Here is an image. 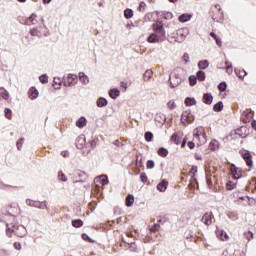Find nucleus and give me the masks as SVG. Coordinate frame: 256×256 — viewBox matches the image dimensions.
<instances>
[{
    "instance_id": "nucleus-1",
    "label": "nucleus",
    "mask_w": 256,
    "mask_h": 256,
    "mask_svg": "<svg viewBox=\"0 0 256 256\" xmlns=\"http://www.w3.org/2000/svg\"><path fill=\"white\" fill-rule=\"evenodd\" d=\"M193 141L198 147H201V145H205V143H207V134L205 133V128L203 126H199L194 129Z\"/></svg>"
},
{
    "instance_id": "nucleus-2",
    "label": "nucleus",
    "mask_w": 256,
    "mask_h": 256,
    "mask_svg": "<svg viewBox=\"0 0 256 256\" xmlns=\"http://www.w3.org/2000/svg\"><path fill=\"white\" fill-rule=\"evenodd\" d=\"M153 30L155 31L156 37H158V40L160 43H163L165 39H167V34L165 32V28L163 27V21H156V23L153 24Z\"/></svg>"
},
{
    "instance_id": "nucleus-3",
    "label": "nucleus",
    "mask_w": 256,
    "mask_h": 256,
    "mask_svg": "<svg viewBox=\"0 0 256 256\" xmlns=\"http://www.w3.org/2000/svg\"><path fill=\"white\" fill-rule=\"evenodd\" d=\"M12 233H15L17 237H25L27 235V228H25V226L23 225H14L12 226V228L7 225L6 235H8V237H11Z\"/></svg>"
},
{
    "instance_id": "nucleus-4",
    "label": "nucleus",
    "mask_w": 256,
    "mask_h": 256,
    "mask_svg": "<svg viewBox=\"0 0 256 256\" xmlns=\"http://www.w3.org/2000/svg\"><path fill=\"white\" fill-rule=\"evenodd\" d=\"M49 33V30L45 26H39L30 30L32 37H45Z\"/></svg>"
},
{
    "instance_id": "nucleus-5",
    "label": "nucleus",
    "mask_w": 256,
    "mask_h": 256,
    "mask_svg": "<svg viewBox=\"0 0 256 256\" xmlns=\"http://www.w3.org/2000/svg\"><path fill=\"white\" fill-rule=\"evenodd\" d=\"M187 35H189V29L181 28L176 31L174 39L177 43H183V41H185V39H187Z\"/></svg>"
},
{
    "instance_id": "nucleus-6",
    "label": "nucleus",
    "mask_w": 256,
    "mask_h": 256,
    "mask_svg": "<svg viewBox=\"0 0 256 256\" xmlns=\"http://www.w3.org/2000/svg\"><path fill=\"white\" fill-rule=\"evenodd\" d=\"M77 75L75 74H68L63 82L64 87H75L77 85Z\"/></svg>"
},
{
    "instance_id": "nucleus-7",
    "label": "nucleus",
    "mask_w": 256,
    "mask_h": 256,
    "mask_svg": "<svg viewBox=\"0 0 256 256\" xmlns=\"http://www.w3.org/2000/svg\"><path fill=\"white\" fill-rule=\"evenodd\" d=\"M191 121H193L191 110L184 111L181 115V123H183L186 126V125H189Z\"/></svg>"
},
{
    "instance_id": "nucleus-8",
    "label": "nucleus",
    "mask_w": 256,
    "mask_h": 256,
    "mask_svg": "<svg viewBox=\"0 0 256 256\" xmlns=\"http://www.w3.org/2000/svg\"><path fill=\"white\" fill-rule=\"evenodd\" d=\"M230 171H231L232 176H233L234 179H236V180L241 179V177H242L241 168H237V166L232 164L231 167H230Z\"/></svg>"
},
{
    "instance_id": "nucleus-9",
    "label": "nucleus",
    "mask_w": 256,
    "mask_h": 256,
    "mask_svg": "<svg viewBox=\"0 0 256 256\" xmlns=\"http://www.w3.org/2000/svg\"><path fill=\"white\" fill-rule=\"evenodd\" d=\"M241 119H242V121H244V123H249V121H251V119H253V113L251 112V110L246 109V110L242 111Z\"/></svg>"
},
{
    "instance_id": "nucleus-10",
    "label": "nucleus",
    "mask_w": 256,
    "mask_h": 256,
    "mask_svg": "<svg viewBox=\"0 0 256 256\" xmlns=\"http://www.w3.org/2000/svg\"><path fill=\"white\" fill-rule=\"evenodd\" d=\"M242 157L248 167H253V155H251V152H249V151L245 152L242 155Z\"/></svg>"
},
{
    "instance_id": "nucleus-11",
    "label": "nucleus",
    "mask_w": 256,
    "mask_h": 256,
    "mask_svg": "<svg viewBox=\"0 0 256 256\" xmlns=\"http://www.w3.org/2000/svg\"><path fill=\"white\" fill-rule=\"evenodd\" d=\"M169 185V182L167 180H162L161 182H159L156 186V188L161 192V193H165V191H167V187Z\"/></svg>"
},
{
    "instance_id": "nucleus-12",
    "label": "nucleus",
    "mask_w": 256,
    "mask_h": 256,
    "mask_svg": "<svg viewBox=\"0 0 256 256\" xmlns=\"http://www.w3.org/2000/svg\"><path fill=\"white\" fill-rule=\"evenodd\" d=\"M37 14L33 13L26 19V25H37Z\"/></svg>"
},
{
    "instance_id": "nucleus-13",
    "label": "nucleus",
    "mask_w": 256,
    "mask_h": 256,
    "mask_svg": "<svg viewBox=\"0 0 256 256\" xmlns=\"http://www.w3.org/2000/svg\"><path fill=\"white\" fill-rule=\"evenodd\" d=\"M216 235L218 239H221V241H228L229 240V235H227V232L223 230H217Z\"/></svg>"
},
{
    "instance_id": "nucleus-14",
    "label": "nucleus",
    "mask_w": 256,
    "mask_h": 256,
    "mask_svg": "<svg viewBox=\"0 0 256 256\" xmlns=\"http://www.w3.org/2000/svg\"><path fill=\"white\" fill-rule=\"evenodd\" d=\"M202 101L205 103V105H211V103H213V95L211 93H205Z\"/></svg>"
},
{
    "instance_id": "nucleus-15",
    "label": "nucleus",
    "mask_w": 256,
    "mask_h": 256,
    "mask_svg": "<svg viewBox=\"0 0 256 256\" xmlns=\"http://www.w3.org/2000/svg\"><path fill=\"white\" fill-rule=\"evenodd\" d=\"M202 223H204V225H211V223H213V216H211V214H204L202 217Z\"/></svg>"
},
{
    "instance_id": "nucleus-16",
    "label": "nucleus",
    "mask_w": 256,
    "mask_h": 256,
    "mask_svg": "<svg viewBox=\"0 0 256 256\" xmlns=\"http://www.w3.org/2000/svg\"><path fill=\"white\" fill-rule=\"evenodd\" d=\"M87 126V119L85 117H80L77 121H76V127H78L79 129H83V127Z\"/></svg>"
},
{
    "instance_id": "nucleus-17",
    "label": "nucleus",
    "mask_w": 256,
    "mask_h": 256,
    "mask_svg": "<svg viewBox=\"0 0 256 256\" xmlns=\"http://www.w3.org/2000/svg\"><path fill=\"white\" fill-rule=\"evenodd\" d=\"M28 95L32 100L37 99V97H39V90L36 88H30Z\"/></svg>"
},
{
    "instance_id": "nucleus-18",
    "label": "nucleus",
    "mask_w": 256,
    "mask_h": 256,
    "mask_svg": "<svg viewBox=\"0 0 256 256\" xmlns=\"http://www.w3.org/2000/svg\"><path fill=\"white\" fill-rule=\"evenodd\" d=\"M119 95H121V91H119V89L113 88L109 91V97H111V99H117Z\"/></svg>"
},
{
    "instance_id": "nucleus-19",
    "label": "nucleus",
    "mask_w": 256,
    "mask_h": 256,
    "mask_svg": "<svg viewBox=\"0 0 256 256\" xmlns=\"http://www.w3.org/2000/svg\"><path fill=\"white\" fill-rule=\"evenodd\" d=\"M34 207L36 209H47V201H35Z\"/></svg>"
},
{
    "instance_id": "nucleus-20",
    "label": "nucleus",
    "mask_w": 256,
    "mask_h": 256,
    "mask_svg": "<svg viewBox=\"0 0 256 256\" xmlns=\"http://www.w3.org/2000/svg\"><path fill=\"white\" fill-rule=\"evenodd\" d=\"M95 183H100L103 186L107 185V183H109V180L107 179V176H100L95 178Z\"/></svg>"
},
{
    "instance_id": "nucleus-21",
    "label": "nucleus",
    "mask_w": 256,
    "mask_h": 256,
    "mask_svg": "<svg viewBox=\"0 0 256 256\" xmlns=\"http://www.w3.org/2000/svg\"><path fill=\"white\" fill-rule=\"evenodd\" d=\"M107 104H108L107 99L103 97L98 98L96 101L97 107H107Z\"/></svg>"
},
{
    "instance_id": "nucleus-22",
    "label": "nucleus",
    "mask_w": 256,
    "mask_h": 256,
    "mask_svg": "<svg viewBox=\"0 0 256 256\" xmlns=\"http://www.w3.org/2000/svg\"><path fill=\"white\" fill-rule=\"evenodd\" d=\"M78 76H79L81 83H83V85H87V83H89V77L87 75H85L83 72H80L78 74Z\"/></svg>"
},
{
    "instance_id": "nucleus-23",
    "label": "nucleus",
    "mask_w": 256,
    "mask_h": 256,
    "mask_svg": "<svg viewBox=\"0 0 256 256\" xmlns=\"http://www.w3.org/2000/svg\"><path fill=\"white\" fill-rule=\"evenodd\" d=\"M148 43H161V41L159 40V38L157 37V35L155 33L151 34L148 38H147Z\"/></svg>"
},
{
    "instance_id": "nucleus-24",
    "label": "nucleus",
    "mask_w": 256,
    "mask_h": 256,
    "mask_svg": "<svg viewBox=\"0 0 256 256\" xmlns=\"http://www.w3.org/2000/svg\"><path fill=\"white\" fill-rule=\"evenodd\" d=\"M180 23H187V21H191V14H182L179 16Z\"/></svg>"
},
{
    "instance_id": "nucleus-25",
    "label": "nucleus",
    "mask_w": 256,
    "mask_h": 256,
    "mask_svg": "<svg viewBox=\"0 0 256 256\" xmlns=\"http://www.w3.org/2000/svg\"><path fill=\"white\" fill-rule=\"evenodd\" d=\"M209 149H211V151H217V149H219V141L212 140L209 144Z\"/></svg>"
},
{
    "instance_id": "nucleus-26",
    "label": "nucleus",
    "mask_w": 256,
    "mask_h": 256,
    "mask_svg": "<svg viewBox=\"0 0 256 256\" xmlns=\"http://www.w3.org/2000/svg\"><path fill=\"white\" fill-rule=\"evenodd\" d=\"M151 77H153V70H151V69L146 70L143 74L144 81H149V79H151Z\"/></svg>"
},
{
    "instance_id": "nucleus-27",
    "label": "nucleus",
    "mask_w": 256,
    "mask_h": 256,
    "mask_svg": "<svg viewBox=\"0 0 256 256\" xmlns=\"http://www.w3.org/2000/svg\"><path fill=\"white\" fill-rule=\"evenodd\" d=\"M133 203H135V197L133 195H128L126 198V206L133 207Z\"/></svg>"
},
{
    "instance_id": "nucleus-28",
    "label": "nucleus",
    "mask_w": 256,
    "mask_h": 256,
    "mask_svg": "<svg viewBox=\"0 0 256 256\" xmlns=\"http://www.w3.org/2000/svg\"><path fill=\"white\" fill-rule=\"evenodd\" d=\"M185 105H187V107H191L193 105H197V100H195V98L187 97L185 99Z\"/></svg>"
},
{
    "instance_id": "nucleus-29",
    "label": "nucleus",
    "mask_w": 256,
    "mask_h": 256,
    "mask_svg": "<svg viewBox=\"0 0 256 256\" xmlns=\"http://www.w3.org/2000/svg\"><path fill=\"white\" fill-rule=\"evenodd\" d=\"M209 67V60H201L198 62L199 69H207Z\"/></svg>"
},
{
    "instance_id": "nucleus-30",
    "label": "nucleus",
    "mask_w": 256,
    "mask_h": 256,
    "mask_svg": "<svg viewBox=\"0 0 256 256\" xmlns=\"http://www.w3.org/2000/svg\"><path fill=\"white\" fill-rule=\"evenodd\" d=\"M235 74L237 75V77H239V79H243V77H245V75H247V72L245 70H239L237 68H235Z\"/></svg>"
},
{
    "instance_id": "nucleus-31",
    "label": "nucleus",
    "mask_w": 256,
    "mask_h": 256,
    "mask_svg": "<svg viewBox=\"0 0 256 256\" xmlns=\"http://www.w3.org/2000/svg\"><path fill=\"white\" fill-rule=\"evenodd\" d=\"M213 111L219 112L223 111V102H218L213 106Z\"/></svg>"
},
{
    "instance_id": "nucleus-32",
    "label": "nucleus",
    "mask_w": 256,
    "mask_h": 256,
    "mask_svg": "<svg viewBox=\"0 0 256 256\" xmlns=\"http://www.w3.org/2000/svg\"><path fill=\"white\" fill-rule=\"evenodd\" d=\"M72 227H76V228L83 227V220L81 219L73 220Z\"/></svg>"
},
{
    "instance_id": "nucleus-33",
    "label": "nucleus",
    "mask_w": 256,
    "mask_h": 256,
    "mask_svg": "<svg viewBox=\"0 0 256 256\" xmlns=\"http://www.w3.org/2000/svg\"><path fill=\"white\" fill-rule=\"evenodd\" d=\"M0 89H1V91H3V92H1L2 99H5V101H7L9 99V91H7L3 87H1Z\"/></svg>"
},
{
    "instance_id": "nucleus-34",
    "label": "nucleus",
    "mask_w": 256,
    "mask_h": 256,
    "mask_svg": "<svg viewBox=\"0 0 256 256\" xmlns=\"http://www.w3.org/2000/svg\"><path fill=\"white\" fill-rule=\"evenodd\" d=\"M225 65H226V73H228V75H231V73H233V65L229 61H226Z\"/></svg>"
},
{
    "instance_id": "nucleus-35",
    "label": "nucleus",
    "mask_w": 256,
    "mask_h": 256,
    "mask_svg": "<svg viewBox=\"0 0 256 256\" xmlns=\"http://www.w3.org/2000/svg\"><path fill=\"white\" fill-rule=\"evenodd\" d=\"M196 79H198V81H204L205 80V72L199 70L196 73Z\"/></svg>"
},
{
    "instance_id": "nucleus-36",
    "label": "nucleus",
    "mask_w": 256,
    "mask_h": 256,
    "mask_svg": "<svg viewBox=\"0 0 256 256\" xmlns=\"http://www.w3.org/2000/svg\"><path fill=\"white\" fill-rule=\"evenodd\" d=\"M158 155H160V157H167V155H169V151L166 148H160L158 150Z\"/></svg>"
},
{
    "instance_id": "nucleus-37",
    "label": "nucleus",
    "mask_w": 256,
    "mask_h": 256,
    "mask_svg": "<svg viewBox=\"0 0 256 256\" xmlns=\"http://www.w3.org/2000/svg\"><path fill=\"white\" fill-rule=\"evenodd\" d=\"M235 187H237V183L233 182V181H229L226 184V188L231 191L233 189H235Z\"/></svg>"
},
{
    "instance_id": "nucleus-38",
    "label": "nucleus",
    "mask_w": 256,
    "mask_h": 256,
    "mask_svg": "<svg viewBox=\"0 0 256 256\" xmlns=\"http://www.w3.org/2000/svg\"><path fill=\"white\" fill-rule=\"evenodd\" d=\"M124 17H125L126 19H131V17H133V10H131V9H126V10L124 11Z\"/></svg>"
},
{
    "instance_id": "nucleus-39",
    "label": "nucleus",
    "mask_w": 256,
    "mask_h": 256,
    "mask_svg": "<svg viewBox=\"0 0 256 256\" xmlns=\"http://www.w3.org/2000/svg\"><path fill=\"white\" fill-rule=\"evenodd\" d=\"M189 83H190L191 87H195V85H197V77L190 76L189 77Z\"/></svg>"
},
{
    "instance_id": "nucleus-40",
    "label": "nucleus",
    "mask_w": 256,
    "mask_h": 256,
    "mask_svg": "<svg viewBox=\"0 0 256 256\" xmlns=\"http://www.w3.org/2000/svg\"><path fill=\"white\" fill-rule=\"evenodd\" d=\"M167 107H168V109H170V111H173V109H175V107H177V104H175V101L170 100V101L167 103Z\"/></svg>"
},
{
    "instance_id": "nucleus-41",
    "label": "nucleus",
    "mask_w": 256,
    "mask_h": 256,
    "mask_svg": "<svg viewBox=\"0 0 256 256\" xmlns=\"http://www.w3.org/2000/svg\"><path fill=\"white\" fill-rule=\"evenodd\" d=\"M218 89H219V91H221V92L227 91V83L221 82V83L218 85Z\"/></svg>"
},
{
    "instance_id": "nucleus-42",
    "label": "nucleus",
    "mask_w": 256,
    "mask_h": 256,
    "mask_svg": "<svg viewBox=\"0 0 256 256\" xmlns=\"http://www.w3.org/2000/svg\"><path fill=\"white\" fill-rule=\"evenodd\" d=\"M53 83H54V85H58V87H61L63 80H61V78H59V77H54Z\"/></svg>"
},
{
    "instance_id": "nucleus-43",
    "label": "nucleus",
    "mask_w": 256,
    "mask_h": 256,
    "mask_svg": "<svg viewBox=\"0 0 256 256\" xmlns=\"http://www.w3.org/2000/svg\"><path fill=\"white\" fill-rule=\"evenodd\" d=\"M171 141L175 143V145H179V136L177 134H173L171 137Z\"/></svg>"
},
{
    "instance_id": "nucleus-44",
    "label": "nucleus",
    "mask_w": 256,
    "mask_h": 256,
    "mask_svg": "<svg viewBox=\"0 0 256 256\" xmlns=\"http://www.w3.org/2000/svg\"><path fill=\"white\" fill-rule=\"evenodd\" d=\"M145 140H146L147 142L153 141V133H151V132H146V133H145Z\"/></svg>"
},
{
    "instance_id": "nucleus-45",
    "label": "nucleus",
    "mask_w": 256,
    "mask_h": 256,
    "mask_svg": "<svg viewBox=\"0 0 256 256\" xmlns=\"http://www.w3.org/2000/svg\"><path fill=\"white\" fill-rule=\"evenodd\" d=\"M39 81H40V83H48L49 78L47 77L46 74H43V75H41V76L39 77Z\"/></svg>"
},
{
    "instance_id": "nucleus-46",
    "label": "nucleus",
    "mask_w": 256,
    "mask_h": 256,
    "mask_svg": "<svg viewBox=\"0 0 256 256\" xmlns=\"http://www.w3.org/2000/svg\"><path fill=\"white\" fill-rule=\"evenodd\" d=\"M58 179H59V181H62L65 183V181H67V176H65V174L63 172H59Z\"/></svg>"
},
{
    "instance_id": "nucleus-47",
    "label": "nucleus",
    "mask_w": 256,
    "mask_h": 256,
    "mask_svg": "<svg viewBox=\"0 0 256 256\" xmlns=\"http://www.w3.org/2000/svg\"><path fill=\"white\" fill-rule=\"evenodd\" d=\"M4 113H5L6 119H11V117H12V111H11V109L5 108Z\"/></svg>"
},
{
    "instance_id": "nucleus-48",
    "label": "nucleus",
    "mask_w": 256,
    "mask_h": 256,
    "mask_svg": "<svg viewBox=\"0 0 256 256\" xmlns=\"http://www.w3.org/2000/svg\"><path fill=\"white\" fill-rule=\"evenodd\" d=\"M23 143H25V139L21 138L20 140L17 141L16 145H17V149L19 151H21V147H23Z\"/></svg>"
},
{
    "instance_id": "nucleus-49",
    "label": "nucleus",
    "mask_w": 256,
    "mask_h": 256,
    "mask_svg": "<svg viewBox=\"0 0 256 256\" xmlns=\"http://www.w3.org/2000/svg\"><path fill=\"white\" fill-rule=\"evenodd\" d=\"M176 82H170V86L172 87V89H175V87H179L180 83H181V79L176 78Z\"/></svg>"
},
{
    "instance_id": "nucleus-50",
    "label": "nucleus",
    "mask_w": 256,
    "mask_h": 256,
    "mask_svg": "<svg viewBox=\"0 0 256 256\" xmlns=\"http://www.w3.org/2000/svg\"><path fill=\"white\" fill-rule=\"evenodd\" d=\"M159 229H161V225H159V224H154V225L150 228V231H152V233H155L156 231H159Z\"/></svg>"
},
{
    "instance_id": "nucleus-51",
    "label": "nucleus",
    "mask_w": 256,
    "mask_h": 256,
    "mask_svg": "<svg viewBox=\"0 0 256 256\" xmlns=\"http://www.w3.org/2000/svg\"><path fill=\"white\" fill-rule=\"evenodd\" d=\"M146 167L147 169H153V167H155V162L153 160H148Z\"/></svg>"
},
{
    "instance_id": "nucleus-52",
    "label": "nucleus",
    "mask_w": 256,
    "mask_h": 256,
    "mask_svg": "<svg viewBox=\"0 0 256 256\" xmlns=\"http://www.w3.org/2000/svg\"><path fill=\"white\" fill-rule=\"evenodd\" d=\"M26 205H28L29 207H35V200L27 199Z\"/></svg>"
},
{
    "instance_id": "nucleus-53",
    "label": "nucleus",
    "mask_w": 256,
    "mask_h": 256,
    "mask_svg": "<svg viewBox=\"0 0 256 256\" xmlns=\"http://www.w3.org/2000/svg\"><path fill=\"white\" fill-rule=\"evenodd\" d=\"M140 181H141L142 183H147V175H146L145 173H142V174L140 175Z\"/></svg>"
},
{
    "instance_id": "nucleus-54",
    "label": "nucleus",
    "mask_w": 256,
    "mask_h": 256,
    "mask_svg": "<svg viewBox=\"0 0 256 256\" xmlns=\"http://www.w3.org/2000/svg\"><path fill=\"white\" fill-rule=\"evenodd\" d=\"M14 249H16L17 251H21V249H22L21 243L15 242L14 243Z\"/></svg>"
},
{
    "instance_id": "nucleus-55",
    "label": "nucleus",
    "mask_w": 256,
    "mask_h": 256,
    "mask_svg": "<svg viewBox=\"0 0 256 256\" xmlns=\"http://www.w3.org/2000/svg\"><path fill=\"white\" fill-rule=\"evenodd\" d=\"M82 239H84V241H89L91 243V238L89 237V235L85 233L82 234Z\"/></svg>"
},
{
    "instance_id": "nucleus-56",
    "label": "nucleus",
    "mask_w": 256,
    "mask_h": 256,
    "mask_svg": "<svg viewBox=\"0 0 256 256\" xmlns=\"http://www.w3.org/2000/svg\"><path fill=\"white\" fill-rule=\"evenodd\" d=\"M187 145L189 149H195V141H189Z\"/></svg>"
},
{
    "instance_id": "nucleus-57",
    "label": "nucleus",
    "mask_w": 256,
    "mask_h": 256,
    "mask_svg": "<svg viewBox=\"0 0 256 256\" xmlns=\"http://www.w3.org/2000/svg\"><path fill=\"white\" fill-rule=\"evenodd\" d=\"M183 61H184L185 63H189V54H188V53H185V54L183 55Z\"/></svg>"
},
{
    "instance_id": "nucleus-58",
    "label": "nucleus",
    "mask_w": 256,
    "mask_h": 256,
    "mask_svg": "<svg viewBox=\"0 0 256 256\" xmlns=\"http://www.w3.org/2000/svg\"><path fill=\"white\" fill-rule=\"evenodd\" d=\"M195 173H197V166H193L190 170V174L195 176Z\"/></svg>"
},
{
    "instance_id": "nucleus-59",
    "label": "nucleus",
    "mask_w": 256,
    "mask_h": 256,
    "mask_svg": "<svg viewBox=\"0 0 256 256\" xmlns=\"http://www.w3.org/2000/svg\"><path fill=\"white\" fill-rule=\"evenodd\" d=\"M11 187L10 185L4 184L3 182H0V189H7Z\"/></svg>"
},
{
    "instance_id": "nucleus-60",
    "label": "nucleus",
    "mask_w": 256,
    "mask_h": 256,
    "mask_svg": "<svg viewBox=\"0 0 256 256\" xmlns=\"http://www.w3.org/2000/svg\"><path fill=\"white\" fill-rule=\"evenodd\" d=\"M61 155H62V157L67 158V157H69V151L64 150V151L61 152Z\"/></svg>"
},
{
    "instance_id": "nucleus-61",
    "label": "nucleus",
    "mask_w": 256,
    "mask_h": 256,
    "mask_svg": "<svg viewBox=\"0 0 256 256\" xmlns=\"http://www.w3.org/2000/svg\"><path fill=\"white\" fill-rule=\"evenodd\" d=\"M215 41H216V45H218V47H221L222 45L221 40L219 38H216Z\"/></svg>"
},
{
    "instance_id": "nucleus-62",
    "label": "nucleus",
    "mask_w": 256,
    "mask_h": 256,
    "mask_svg": "<svg viewBox=\"0 0 256 256\" xmlns=\"http://www.w3.org/2000/svg\"><path fill=\"white\" fill-rule=\"evenodd\" d=\"M120 86L123 87V89L127 90V83L121 82Z\"/></svg>"
},
{
    "instance_id": "nucleus-63",
    "label": "nucleus",
    "mask_w": 256,
    "mask_h": 256,
    "mask_svg": "<svg viewBox=\"0 0 256 256\" xmlns=\"http://www.w3.org/2000/svg\"><path fill=\"white\" fill-rule=\"evenodd\" d=\"M139 7H140V11H141L142 9H145V2H141Z\"/></svg>"
},
{
    "instance_id": "nucleus-64",
    "label": "nucleus",
    "mask_w": 256,
    "mask_h": 256,
    "mask_svg": "<svg viewBox=\"0 0 256 256\" xmlns=\"http://www.w3.org/2000/svg\"><path fill=\"white\" fill-rule=\"evenodd\" d=\"M252 127H253V129H255V131H256V121H253V122H252Z\"/></svg>"
}]
</instances>
